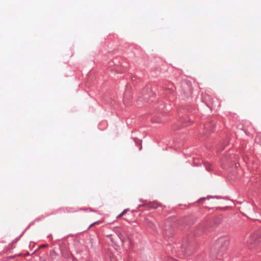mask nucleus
I'll return each instance as SVG.
<instances>
[{
	"label": "nucleus",
	"instance_id": "2",
	"mask_svg": "<svg viewBox=\"0 0 261 261\" xmlns=\"http://www.w3.org/2000/svg\"><path fill=\"white\" fill-rule=\"evenodd\" d=\"M260 231H256L250 235L247 240L248 246L250 249L254 248L259 242L260 239Z\"/></svg>",
	"mask_w": 261,
	"mask_h": 261
},
{
	"label": "nucleus",
	"instance_id": "1",
	"mask_svg": "<svg viewBox=\"0 0 261 261\" xmlns=\"http://www.w3.org/2000/svg\"><path fill=\"white\" fill-rule=\"evenodd\" d=\"M228 245L227 240L224 241L223 239L221 238L217 240L214 248L211 250V255L213 259L218 258V256L215 254L218 251V253L220 256L223 254L224 251H226Z\"/></svg>",
	"mask_w": 261,
	"mask_h": 261
},
{
	"label": "nucleus",
	"instance_id": "5",
	"mask_svg": "<svg viewBox=\"0 0 261 261\" xmlns=\"http://www.w3.org/2000/svg\"><path fill=\"white\" fill-rule=\"evenodd\" d=\"M100 222V221H97V222H94V223H93L92 224H91L90 225L89 227H92L93 226H94L96 224H99Z\"/></svg>",
	"mask_w": 261,
	"mask_h": 261
},
{
	"label": "nucleus",
	"instance_id": "7",
	"mask_svg": "<svg viewBox=\"0 0 261 261\" xmlns=\"http://www.w3.org/2000/svg\"><path fill=\"white\" fill-rule=\"evenodd\" d=\"M123 216V215H121V213L119 215H118V216H117V218H120V217H121V216Z\"/></svg>",
	"mask_w": 261,
	"mask_h": 261
},
{
	"label": "nucleus",
	"instance_id": "3",
	"mask_svg": "<svg viewBox=\"0 0 261 261\" xmlns=\"http://www.w3.org/2000/svg\"><path fill=\"white\" fill-rule=\"evenodd\" d=\"M146 205L150 208H156L159 206V204L155 202H149Z\"/></svg>",
	"mask_w": 261,
	"mask_h": 261
},
{
	"label": "nucleus",
	"instance_id": "6",
	"mask_svg": "<svg viewBox=\"0 0 261 261\" xmlns=\"http://www.w3.org/2000/svg\"><path fill=\"white\" fill-rule=\"evenodd\" d=\"M127 211V210H124L122 213L121 215H124Z\"/></svg>",
	"mask_w": 261,
	"mask_h": 261
},
{
	"label": "nucleus",
	"instance_id": "4",
	"mask_svg": "<svg viewBox=\"0 0 261 261\" xmlns=\"http://www.w3.org/2000/svg\"><path fill=\"white\" fill-rule=\"evenodd\" d=\"M245 208H246L249 212H252L253 211V206L250 203H247L246 204L243 205Z\"/></svg>",
	"mask_w": 261,
	"mask_h": 261
}]
</instances>
